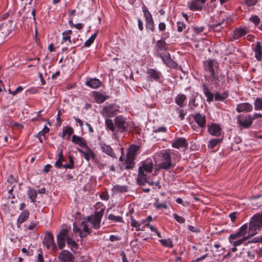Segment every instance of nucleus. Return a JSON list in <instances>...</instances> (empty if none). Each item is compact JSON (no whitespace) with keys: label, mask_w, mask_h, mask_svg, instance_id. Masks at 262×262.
Returning a JSON list of instances; mask_svg holds the SVG:
<instances>
[{"label":"nucleus","mask_w":262,"mask_h":262,"mask_svg":"<svg viewBox=\"0 0 262 262\" xmlns=\"http://www.w3.org/2000/svg\"><path fill=\"white\" fill-rule=\"evenodd\" d=\"M154 206L157 209H166L167 208V206L165 203H155Z\"/></svg>","instance_id":"60"},{"label":"nucleus","mask_w":262,"mask_h":262,"mask_svg":"<svg viewBox=\"0 0 262 262\" xmlns=\"http://www.w3.org/2000/svg\"><path fill=\"white\" fill-rule=\"evenodd\" d=\"M146 74L147 75V78L148 80L151 81L155 80L157 82H160L162 80V73L156 69L152 68L147 69Z\"/></svg>","instance_id":"12"},{"label":"nucleus","mask_w":262,"mask_h":262,"mask_svg":"<svg viewBox=\"0 0 262 262\" xmlns=\"http://www.w3.org/2000/svg\"><path fill=\"white\" fill-rule=\"evenodd\" d=\"M219 139H212L209 141L208 147L210 148H213L220 142Z\"/></svg>","instance_id":"50"},{"label":"nucleus","mask_w":262,"mask_h":262,"mask_svg":"<svg viewBox=\"0 0 262 262\" xmlns=\"http://www.w3.org/2000/svg\"><path fill=\"white\" fill-rule=\"evenodd\" d=\"M228 96V95L226 93H224L223 94H221L219 93H216L215 94V100L217 101H223L225 100Z\"/></svg>","instance_id":"49"},{"label":"nucleus","mask_w":262,"mask_h":262,"mask_svg":"<svg viewBox=\"0 0 262 262\" xmlns=\"http://www.w3.org/2000/svg\"><path fill=\"white\" fill-rule=\"evenodd\" d=\"M237 122L243 128H247L252 124V115L250 114L239 115L237 116Z\"/></svg>","instance_id":"7"},{"label":"nucleus","mask_w":262,"mask_h":262,"mask_svg":"<svg viewBox=\"0 0 262 262\" xmlns=\"http://www.w3.org/2000/svg\"><path fill=\"white\" fill-rule=\"evenodd\" d=\"M196 97V94L192 95L190 97L189 101V106L190 109L193 110L195 107L198 106V104L195 103V98Z\"/></svg>","instance_id":"46"},{"label":"nucleus","mask_w":262,"mask_h":262,"mask_svg":"<svg viewBox=\"0 0 262 262\" xmlns=\"http://www.w3.org/2000/svg\"><path fill=\"white\" fill-rule=\"evenodd\" d=\"M188 146V143L185 138L180 137L174 139L171 142V146L173 148L185 150Z\"/></svg>","instance_id":"13"},{"label":"nucleus","mask_w":262,"mask_h":262,"mask_svg":"<svg viewBox=\"0 0 262 262\" xmlns=\"http://www.w3.org/2000/svg\"><path fill=\"white\" fill-rule=\"evenodd\" d=\"M203 90L204 95L207 97V101L208 102L212 101L213 99V94L209 91L208 86L206 85H203Z\"/></svg>","instance_id":"33"},{"label":"nucleus","mask_w":262,"mask_h":262,"mask_svg":"<svg viewBox=\"0 0 262 262\" xmlns=\"http://www.w3.org/2000/svg\"><path fill=\"white\" fill-rule=\"evenodd\" d=\"M252 236H253V235H251V233L250 232V234L247 235L246 236H244L236 241H233L234 239H231L229 242L232 244L233 246L238 247L241 246L242 244L245 245V243L247 242V240Z\"/></svg>","instance_id":"28"},{"label":"nucleus","mask_w":262,"mask_h":262,"mask_svg":"<svg viewBox=\"0 0 262 262\" xmlns=\"http://www.w3.org/2000/svg\"><path fill=\"white\" fill-rule=\"evenodd\" d=\"M177 110L178 111L179 117L181 118V120H183L186 114V112L184 110L179 108H178Z\"/></svg>","instance_id":"61"},{"label":"nucleus","mask_w":262,"mask_h":262,"mask_svg":"<svg viewBox=\"0 0 262 262\" xmlns=\"http://www.w3.org/2000/svg\"><path fill=\"white\" fill-rule=\"evenodd\" d=\"M72 142L81 147L84 148L87 145L85 140L82 137L76 135H73L72 138Z\"/></svg>","instance_id":"25"},{"label":"nucleus","mask_w":262,"mask_h":262,"mask_svg":"<svg viewBox=\"0 0 262 262\" xmlns=\"http://www.w3.org/2000/svg\"><path fill=\"white\" fill-rule=\"evenodd\" d=\"M155 161L158 169L166 170L174 166L171 163L170 149L163 150L155 154Z\"/></svg>","instance_id":"2"},{"label":"nucleus","mask_w":262,"mask_h":262,"mask_svg":"<svg viewBox=\"0 0 262 262\" xmlns=\"http://www.w3.org/2000/svg\"><path fill=\"white\" fill-rule=\"evenodd\" d=\"M254 109L262 111V98H256L254 102Z\"/></svg>","instance_id":"44"},{"label":"nucleus","mask_w":262,"mask_h":262,"mask_svg":"<svg viewBox=\"0 0 262 262\" xmlns=\"http://www.w3.org/2000/svg\"><path fill=\"white\" fill-rule=\"evenodd\" d=\"M206 0H194L188 3L189 8L192 11L201 10Z\"/></svg>","instance_id":"19"},{"label":"nucleus","mask_w":262,"mask_h":262,"mask_svg":"<svg viewBox=\"0 0 262 262\" xmlns=\"http://www.w3.org/2000/svg\"><path fill=\"white\" fill-rule=\"evenodd\" d=\"M67 243L68 247L71 251L74 253L76 252V251L78 250V246L74 240L70 237H67Z\"/></svg>","instance_id":"31"},{"label":"nucleus","mask_w":262,"mask_h":262,"mask_svg":"<svg viewBox=\"0 0 262 262\" xmlns=\"http://www.w3.org/2000/svg\"><path fill=\"white\" fill-rule=\"evenodd\" d=\"M78 151L80 153L83 154L84 158L87 161H89L90 158L93 160H95L96 159V155L95 154L94 152L88 146L85 147L84 149L78 148Z\"/></svg>","instance_id":"16"},{"label":"nucleus","mask_w":262,"mask_h":262,"mask_svg":"<svg viewBox=\"0 0 262 262\" xmlns=\"http://www.w3.org/2000/svg\"><path fill=\"white\" fill-rule=\"evenodd\" d=\"M72 33V31L71 30H67L62 32V43H63V42H66L67 41H68V43L70 44L71 43V35Z\"/></svg>","instance_id":"34"},{"label":"nucleus","mask_w":262,"mask_h":262,"mask_svg":"<svg viewBox=\"0 0 262 262\" xmlns=\"http://www.w3.org/2000/svg\"><path fill=\"white\" fill-rule=\"evenodd\" d=\"M143 11L145 17L146 28L151 31L154 32L155 30V26L151 13L145 6L143 8Z\"/></svg>","instance_id":"14"},{"label":"nucleus","mask_w":262,"mask_h":262,"mask_svg":"<svg viewBox=\"0 0 262 262\" xmlns=\"http://www.w3.org/2000/svg\"><path fill=\"white\" fill-rule=\"evenodd\" d=\"M11 30L9 29V26L6 23H3L0 25V36L5 39L10 33Z\"/></svg>","instance_id":"27"},{"label":"nucleus","mask_w":262,"mask_h":262,"mask_svg":"<svg viewBox=\"0 0 262 262\" xmlns=\"http://www.w3.org/2000/svg\"><path fill=\"white\" fill-rule=\"evenodd\" d=\"M119 108V107L117 105H108L103 108L101 114L104 117H113L118 113Z\"/></svg>","instance_id":"10"},{"label":"nucleus","mask_w":262,"mask_h":262,"mask_svg":"<svg viewBox=\"0 0 262 262\" xmlns=\"http://www.w3.org/2000/svg\"><path fill=\"white\" fill-rule=\"evenodd\" d=\"M262 239V237H255L251 240H249L248 242L245 243V246H247L250 243H257L260 242Z\"/></svg>","instance_id":"56"},{"label":"nucleus","mask_w":262,"mask_h":262,"mask_svg":"<svg viewBox=\"0 0 262 262\" xmlns=\"http://www.w3.org/2000/svg\"><path fill=\"white\" fill-rule=\"evenodd\" d=\"M96 165L97 166V167L100 169V170H103L104 169L105 166H106V163L103 162H102V161H96Z\"/></svg>","instance_id":"57"},{"label":"nucleus","mask_w":262,"mask_h":262,"mask_svg":"<svg viewBox=\"0 0 262 262\" xmlns=\"http://www.w3.org/2000/svg\"><path fill=\"white\" fill-rule=\"evenodd\" d=\"M67 237L57 236V243L60 249H62L65 246V242Z\"/></svg>","instance_id":"42"},{"label":"nucleus","mask_w":262,"mask_h":262,"mask_svg":"<svg viewBox=\"0 0 262 262\" xmlns=\"http://www.w3.org/2000/svg\"><path fill=\"white\" fill-rule=\"evenodd\" d=\"M249 20L252 22L255 26L259 25L260 18L257 15H252L249 18Z\"/></svg>","instance_id":"53"},{"label":"nucleus","mask_w":262,"mask_h":262,"mask_svg":"<svg viewBox=\"0 0 262 262\" xmlns=\"http://www.w3.org/2000/svg\"><path fill=\"white\" fill-rule=\"evenodd\" d=\"M250 234L249 224L246 223L242 225L236 233L231 234L229 236V240L235 239L241 237L246 236Z\"/></svg>","instance_id":"8"},{"label":"nucleus","mask_w":262,"mask_h":262,"mask_svg":"<svg viewBox=\"0 0 262 262\" xmlns=\"http://www.w3.org/2000/svg\"><path fill=\"white\" fill-rule=\"evenodd\" d=\"M42 243L49 250L56 251L57 250L56 244L54 241V236L50 232L45 234Z\"/></svg>","instance_id":"11"},{"label":"nucleus","mask_w":262,"mask_h":262,"mask_svg":"<svg viewBox=\"0 0 262 262\" xmlns=\"http://www.w3.org/2000/svg\"><path fill=\"white\" fill-rule=\"evenodd\" d=\"M154 163L151 159H147L141 162L138 170L137 183L140 185H144L148 179V174L153 169Z\"/></svg>","instance_id":"1"},{"label":"nucleus","mask_w":262,"mask_h":262,"mask_svg":"<svg viewBox=\"0 0 262 262\" xmlns=\"http://www.w3.org/2000/svg\"><path fill=\"white\" fill-rule=\"evenodd\" d=\"M261 228H262V213L254 215L249 222V231L251 235H256Z\"/></svg>","instance_id":"4"},{"label":"nucleus","mask_w":262,"mask_h":262,"mask_svg":"<svg viewBox=\"0 0 262 262\" xmlns=\"http://www.w3.org/2000/svg\"><path fill=\"white\" fill-rule=\"evenodd\" d=\"M131 226L135 227L136 231H143V227H141V224L139 223L138 221L135 220L133 216H131Z\"/></svg>","instance_id":"40"},{"label":"nucleus","mask_w":262,"mask_h":262,"mask_svg":"<svg viewBox=\"0 0 262 262\" xmlns=\"http://www.w3.org/2000/svg\"><path fill=\"white\" fill-rule=\"evenodd\" d=\"M204 69L208 72L210 76L214 78L215 76V70L218 68L219 63L215 59H208L203 62Z\"/></svg>","instance_id":"6"},{"label":"nucleus","mask_w":262,"mask_h":262,"mask_svg":"<svg viewBox=\"0 0 262 262\" xmlns=\"http://www.w3.org/2000/svg\"><path fill=\"white\" fill-rule=\"evenodd\" d=\"M115 123L118 130L123 132L126 130V119L122 116H118L115 119Z\"/></svg>","instance_id":"18"},{"label":"nucleus","mask_w":262,"mask_h":262,"mask_svg":"<svg viewBox=\"0 0 262 262\" xmlns=\"http://www.w3.org/2000/svg\"><path fill=\"white\" fill-rule=\"evenodd\" d=\"M57 236H60L64 237H69L68 234V230L66 229H62L60 230V232Z\"/></svg>","instance_id":"59"},{"label":"nucleus","mask_w":262,"mask_h":262,"mask_svg":"<svg viewBox=\"0 0 262 262\" xmlns=\"http://www.w3.org/2000/svg\"><path fill=\"white\" fill-rule=\"evenodd\" d=\"M73 133V129L71 126H67L62 131V137L68 135V138Z\"/></svg>","instance_id":"47"},{"label":"nucleus","mask_w":262,"mask_h":262,"mask_svg":"<svg viewBox=\"0 0 262 262\" xmlns=\"http://www.w3.org/2000/svg\"><path fill=\"white\" fill-rule=\"evenodd\" d=\"M101 83L100 81L96 78H90L85 82V85L92 88L97 89L99 88Z\"/></svg>","instance_id":"29"},{"label":"nucleus","mask_w":262,"mask_h":262,"mask_svg":"<svg viewBox=\"0 0 262 262\" xmlns=\"http://www.w3.org/2000/svg\"><path fill=\"white\" fill-rule=\"evenodd\" d=\"M29 216V211L28 210H23L19 215L17 220V226L19 227L22 223L27 220Z\"/></svg>","instance_id":"24"},{"label":"nucleus","mask_w":262,"mask_h":262,"mask_svg":"<svg viewBox=\"0 0 262 262\" xmlns=\"http://www.w3.org/2000/svg\"><path fill=\"white\" fill-rule=\"evenodd\" d=\"M108 219L115 223H123V220L121 216H116L113 214L108 215Z\"/></svg>","instance_id":"43"},{"label":"nucleus","mask_w":262,"mask_h":262,"mask_svg":"<svg viewBox=\"0 0 262 262\" xmlns=\"http://www.w3.org/2000/svg\"><path fill=\"white\" fill-rule=\"evenodd\" d=\"M159 242L161 245L165 247L172 248L173 244L170 238H168L167 239H161L159 240Z\"/></svg>","instance_id":"41"},{"label":"nucleus","mask_w":262,"mask_h":262,"mask_svg":"<svg viewBox=\"0 0 262 262\" xmlns=\"http://www.w3.org/2000/svg\"><path fill=\"white\" fill-rule=\"evenodd\" d=\"M157 47L161 50H165L166 49V42L164 40H159L157 42Z\"/></svg>","instance_id":"52"},{"label":"nucleus","mask_w":262,"mask_h":262,"mask_svg":"<svg viewBox=\"0 0 262 262\" xmlns=\"http://www.w3.org/2000/svg\"><path fill=\"white\" fill-rule=\"evenodd\" d=\"M212 28L214 31L220 32L222 27L221 26V24H216L212 25Z\"/></svg>","instance_id":"63"},{"label":"nucleus","mask_w":262,"mask_h":262,"mask_svg":"<svg viewBox=\"0 0 262 262\" xmlns=\"http://www.w3.org/2000/svg\"><path fill=\"white\" fill-rule=\"evenodd\" d=\"M27 194L32 202L34 203L36 202L37 193L35 189L29 187Z\"/></svg>","instance_id":"32"},{"label":"nucleus","mask_w":262,"mask_h":262,"mask_svg":"<svg viewBox=\"0 0 262 262\" xmlns=\"http://www.w3.org/2000/svg\"><path fill=\"white\" fill-rule=\"evenodd\" d=\"M50 129L48 128L47 126H45L39 132L37 135H38L39 136H41L44 137L45 135L49 132Z\"/></svg>","instance_id":"55"},{"label":"nucleus","mask_w":262,"mask_h":262,"mask_svg":"<svg viewBox=\"0 0 262 262\" xmlns=\"http://www.w3.org/2000/svg\"><path fill=\"white\" fill-rule=\"evenodd\" d=\"M167 130V129L166 127L161 126L159 127L158 128L154 129L153 130L154 133H166Z\"/></svg>","instance_id":"58"},{"label":"nucleus","mask_w":262,"mask_h":262,"mask_svg":"<svg viewBox=\"0 0 262 262\" xmlns=\"http://www.w3.org/2000/svg\"><path fill=\"white\" fill-rule=\"evenodd\" d=\"M103 209H101L99 211L96 212L94 214L88 217L86 221H85L84 222H86L88 225H89L88 224H90L91 225V227L97 229L100 227V223L103 215Z\"/></svg>","instance_id":"5"},{"label":"nucleus","mask_w":262,"mask_h":262,"mask_svg":"<svg viewBox=\"0 0 262 262\" xmlns=\"http://www.w3.org/2000/svg\"><path fill=\"white\" fill-rule=\"evenodd\" d=\"M100 146L102 151L113 158H117L116 154L113 148L109 145L105 143H100Z\"/></svg>","instance_id":"21"},{"label":"nucleus","mask_w":262,"mask_h":262,"mask_svg":"<svg viewBox=\"0 0 262 262\" xmlns=\"http://www.w3.org/2000/svg\"><path fill=\"white\" fill-rule=\"evenodd\" d=\"M253 110V106L248 102H243L237 104L236 111L238 113H250Z\"/></svg>","instance_id":"17"},{"label":"nucleus","mask_w":262,"mask_h":262,"mask_svg":"<svg viewBox=\"0 0 262 262\" xmlns=\"http://www.w3.org/2000/svg\"><path fill=\"white\" fill-rule=\"evenodd\" d=\"M247 31L244 28H236L234 30L232 34L233 39H238L247 34Z\"/></svg>","instance_id":"30"},{"label":"nucleus","mask_w":262,"mask_h":262,"mask_svg":"<svg viewBox=\"0 0 262 262\" xmlns=\"http://www.w3.org/2000/svg\"><path fill=\"white\" fill-rule=\"evenodd\" d=\"M140 147V146L139 145L133 144L130 145L128 148L126 155V159L125 160L126 169H131L133 168L134 166V161L135 157L139 152Z\"/></svg>","instance_id":"3"},{"label":"nucleus","mask_w":262,"mask_h":262,"mask_svg":"<svg viewBox=\"0 0 262 262\" xmlns=\"http://www.w3.org/2000/svg\"><path fill=\"white\" fill-rule=\"evenodd\" d=\"M186 97L184 94H179L175 98L176 103L180 107L184 106V102L186 100Z\"/></svg>","instance_id":"38"},{"label":"nucleus","mask_w":262,"mask_h":262,"mask_svg":"<svg viewBox=\"0 0 262 262\" xmlns=\"http://www.w3.org/2000/svg\"><path fill=\"white\" fill-rule=\"evenodd\" d=\"M193 119L199 127L203 128L206 126V117L203 114L197 113L194 115Z\"/></svg>","instance_id":"23"},{"label":"nucleus","mask_w":262,"mask_h":262,"mask_svg":"<svg viewBox=\"0 0 262 262\" xmlns=\"http://www.w3.org/2000/svg\"><path fill=\"white\" fill-rule=\"evenodd\" d=\"M60 262H74V256L68 250H63L58 256Z\"/></svg>","instance_id":"15"},{"label":"nucleus","mask_w":262,"mask_h":262,"mask_svg":"<svg viewBox=\"0 0 262 262\" xmlns=\"http://www.w3.org/2000/svg\"><path fill=\"white\" fill-rule=\"evenodd\" d=\"M64 160L62 152L61 151L58 155V159L55 163V166L58 168L63 167V165L62 163L64 161Z\"/></svg>","instance_id":"39"},{"label":"nucleus","mask_w":262,"mask_h":262,"mask_svg":"<svg viewBox=\"0 0 262 262\" xmlns=\"http://www.w3.org/2000/svg\"><path fill=\"white\" fill-rule=\"evenodd\" d=\"M100 197L101 200L107 201L109 199V195L106 192H103L100 194Z\"/></svg>","instance_id":"62"},{"label":"nucleus","mask_w":262,"mask_h":262,"mask_svg":"<svg viewBox=\"0 0 262 262\" xmlns=\"http://www.w3.org/2000/svg\"><path fill=\"white\" fill-rule=\"evenodd\" d=\"M253 51L254 52V56L258 61L262 60V46L259 41L253 45Z\"/></svg>","instance_id":"20"},{"label":"nucleus","mask_w":262,"mask_h":262,"mask_svg":"<svg viewBox=\"0 0 262 262\" xmlns=\"http://www.w3.org/2000/svg\"><path fill=\"white\" fill-rule=\"evenodd\" d=\"M63 167L70 169L74 168V161L72 156H69V163L68 164H63Z\"/></svg>","instance_id":"48"},{"label":"nucleus","mask_w":262,"mask_h":262,"mask_svg":"<svg viewBox=\"0 0 262 262\" xmlns=\"http://www.w3.org/2000/svg\"><path fill=\"white\" fill-rule=\"evenodd\" d=\"M114 193H123L127 191V187L120 185H115L112 189Z\"/></svg>","instance_id":"35"},{"label":"nucleus","mask_w":262,"mask_h":262,"mask_svg":"<svg viewBox=\"0 0 262 262\" xmlns=\"http://www.w3.org/2000/svg\"><path fill=\"white\" fill-rule=\"evenodd\" d=\"M93 97L96 102L98 103H101L106 100V97L104 95L98 92L94 93Z\"/></svg>","instance_id":"37"},{"label":"nucleus","mask_w":262,"mask_h":262,"mask_svg":"<svg viewBox=\"0 0 262 262\" xmlns=\"http://www.w3.org/2000/svg\"><path fill=\"white\" fill-rule=\"evenodd\" d=\"M23 90V88L21 86H18L15 91L12 93L13 96L17 95L18 93L21 92Z\"/></svg>","instance_id":"64"},{"label":"nucleus","mask_w":262,"mask_h":262,"mask_svg":"<svg viewBox=\"0 0 262 262\" xmlns=\"http://www.w3.org/2000/svg\"><path fill=\"white\" fill-rule=\"evenodd\" d=\"M177 27L178 32H182L186 28V26L183 21H177Z\"/></svg>","instance_id":"51"},{"label":"nucleus","mask_w":262,"mask_h":262,"mask_svg":"<svg viewBox=\"0 0 262 262\" xmlns=\"http://www.w3.org/2000/svg\"><path fill=\"white\" fill-rule=\"evenodd\" d=\"M105 125L107 129H109L113 132L114 135H116L115 133V127L114 122L112 119H106L105 120Z\"/></svg>","instance_id":"36"},{"label":"nucleus","mask_w":262,"mask_h":262,"mask_svg":"<svg viewBox=\"0 0 262 262\" xmlns=\"http://www.w3.org/2000/svg\"><path fill=\"white\" fill-rule=\"evenodd\" d=\"M221 128L216 123H212L208 126V132L212 136L219 137L221 135Z\"/></svg>","instance_id":"22"},{"label":"nucleus","mask_w":262,"mask_h":262,"mask_svg":"<svg viewBox=\"0 0 262 262\" xmlns=\"http://www.w3.org/2000/svg\"><path fill=\"white\" fill-rule=\"evenodd\" d=\"M173 217L174 218V219L179 223H180V224H183L185 223V219L182 217V216H179V215H178L176 213H173Z\"/></svg>","instance_id":"54"},{"label":"nucleus","mask_w":262,"mask_h":262,"mask_svg":"<svg viewBox=\"0 0 262 262\" xmlns=\"http://www.w3.org/2000/svg\"><path fill=\"white\" fill-rule=\"evenodd\" d=\"M97 34H98V31H97L94 34H92L91 36V37L85 41V42H84V46L86 47H90L92 44V43L94 42V40H95V39L97 36Z\"/></svg>","instance_id":"45"},{"label":"nucleus","mask_w":262,"mask_h":262,"mask_svg":"<svg viewBox=\"0 0 262 262\" xmlns=\"http://www.w3.org/2000/svg\"><path fill=\"white\" fill-rule=\"evenodd\" d=\"M163 62L167 67L169 68H174L176 66V63L174 62L170 58V54L167 53L165 55L161 56Z\"/></svg>","instance_id":"26"},{"label":"nucleus","mask_w":262,"mask_h":262,"mask_svg":"<svg viewBox=\"0 0 262 262\" xmlns=\"http://www.w3.org/2000/svg\"><path fill=\"white\" fill-rule=\"evenodd\" d=\"M73 230L74 232H79V236L81 238L85 237L88 234L90 233L91 228L89 225L87 224L86 222H82L80 227L78 228L76 224H73Z\"/></svg>","instance_id":"9"}]
</instances>
